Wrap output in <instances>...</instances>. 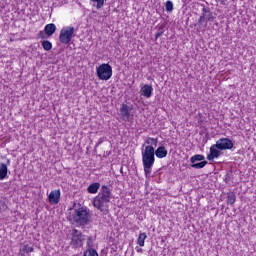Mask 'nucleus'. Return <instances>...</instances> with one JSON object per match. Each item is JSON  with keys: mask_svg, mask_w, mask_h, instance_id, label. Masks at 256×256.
Masks as SVG:
<instances>
[{"mask_svg": "<svg viewBox=\"0 0 256 256\" xmlns=\"http://www.w3.org/2000/svg\"><path fill=\"white\" fill-rule=\"evenodd\" d=\"M167 153V148H165V146H160L155 150L153 145H149L146 146L145 149H142V163L146 177L151 175L153 165H155V155L158 159H165Z\"/></svg>", "mask_w": 256, "mask_h": 256, "instance_id": "f257e3e1", "label": "nucleus"}, {"mask_svg": "<svg viewBox=\"0 0 256 256\" xmlns=\"http://www.w3.org/2000/svg\"><path fill=\"white\" fill-rule=\"evenodd\" d=\"M111 199H113V190L107 185H102L98 195L93 198L92 205L101 213H109Z\"/></svg>", "mask_w": 256, "mask_h": 256, "instance_id": "f03ea898", "label": "nucleus"}, {"mask_svg": "<svg viewBox=\"0 0 256 256\" xmlns=\"http://www.w3.org/2000/svg\"><path fill=\"white\" fill-rule=\"evenodd\" d=\"M70 222L76 227L85 229L87 225H91V212L85 207L74 209V212L70 215Z\"/></svg>", "mask_w": 256, "mask_h": 256, "instance_id": "7ed1b4c3", "label": "nucleus"}, {"mask_svg": "<svg viewBox=\"0 0 256 256\" xmlns=\"http://www.w3.org/2000/svg\"><path fill=\"white\" fill-rule=\"evenodd\" d=\"M96 75L101 81H109L113 77V67L109 63H103L96 68Z\"/></svg>", "mask_w": 256, "mask_h": 256, "instance_id": "20e7f679", "label": "nucleus"}, {"mask_svg": "<svg viewBox=\"0 0 256 256\" xmlns=\"http://www.w3.org/2000/svg\"><path fill=\"white\" fill-rule=\"evenodd\" d=\"M74 35H75V27L73 26L64 27L60 31L59 41L60 43H63V45H69Z\"/></svg>", "mask_w": 256, "mask_h": 256, "instance_id": "39448f33", "label": "nucleus"}, {"mask_svg": "<svg viewBox=\"0 0 256 256\" xmlns=\"http://www.w3.org/2000/svg\"><path fill=\"white\" fill-rule=\"evenodd\" d=\"M83 237L84 235L83 233H81V231L73 229L70 245H72L74 249H79V247H83V242L85 241V238Z\"/></svg>", "mask_w": 256, "mask_h": 256, "instance_id": "423d86ee", "label": "nucleus"}, {"mask_svg": "<svg viewBox=\"0 0 256 256\" xmlns=\"http://www.w3.org/2000/svg\"><path fill=\"white\" fill-rule=\"evenodd\" d=\"M216 147L219 151L231 150L234 147L233 140L229 138H220L216 141Z\"/></svg>", "mask_w": 256, "mask_h": 256, "instance_id": "0eeeda50", "label": "nucleus"}, {"mask_svg": "<svg viewBox=\"0 0 256 256\" xmlns=\"http://www.w3.org/2000/svg\"><path fill=\"white\" fill-rule=\"evenodd\" d=\"M120 115L122 121L133 123V115H131V108L123 103L120 107Z\"/></svg>", "mask_w": 256, "mask_h": 256, "instance_id": "6e6552de", "label": "nucleus"}, {"mask_svg": "<svg viewBox=\"0 0 256 256\" xmlns=\"http://www.w3.org/2000/svg\"><path fill=\"white\" fill-rule=\"evenodd\" d=\"M205 21L207 23L215 21V16L213 15V12H211L210 10H207V8L202 9V14L200 15L198 24L203 25Z\"/></svg>", "mask_w": 256, "mask_h": 256, "instance_id": "1a4fd4ad", "label": "nucleus"}, {"mask_svg": "<svg viewBox=\"0 0 256 256\" xmlns=\"http://www.w3.org/2000/svg\"><path fill=\"white\" fill-rule=\"evenodd\" d=\"M221 157V150L217 147V144H213L210 147V153L207 155L208 161H213L214 159H219Z\"/></svg>", "mask_w": 256, "mask_h": 256, "instance_id": "9d476101", "label": "nucleus"}, {"mask_svg": "<svg viewBox=\"0 0 256 256\" xmlns=\"http://www.w3.org/2000/svg\"><path fill=\"white\" fill-rule=\"evenodd\" d=\"M59 199H61V190H54L49 194V202L51 205H57L59 203Z\"/></svg>", "mask_w": 256, "mask_h": 256, "instance_id": "9b49d317", "label": "nucleus"}, {"mask_svg": "<svg viewBox=\"0 0 256 256\" xmlns=\"http://www.w3.org/2000/svg\"><path fill=\"white\" fill-rule=\"evenodd\" d=\"M140 93L143 97H146V99H150V97L153 96V86L149 84H145L141 90Z\"/></svg>", "mask_w": 256, "mask_h": 256, "instance_id": "f8f14e48", "label": "nucleus"}, {"mask_svg": "<svg viewBox=\"0 0 256 256\" xmlns=\"http://www.w3.org/2000/svg\"><path fill=\"white\" fill-rule=\"evenodd\" d=\"M55 31H57V26H55V24L53 23L47 24L44 28V33L48 37H51L55 33Z\"/></svg>", "mask_w": 256, "mask_h": 256, "instance_id": "ddd939ff", "label": "nucleus"}, {"mask_svg": "<svg viewBox=\"0 0 256 256\" xmlns=\"http://www.w3.org/2000/svg\"><path fill=\"white\" fill-rule=\"evenodd\" d=\"M8 172L9 169L7 168V164L0 163V181H3V179H7Z\"/></svg>", "mask_w": 256, "mask_h": 256, "instance_id": "4468645a", "label": "nucleus"}, {"mask_svg": "<svg viewBox=\"0 0 256 256\" xmlns=\"http://www.w3.org/2000/svg\"><path fill=\"white\" fill-rule=\"evenodd\" d=\"M99 189H101V183L94 182L88 186L87 191L91 194H95L99 191Z\"/></svg>", "mask_w": 256, "mask_h": 256, "instance_id": "2eb2a0df", "label": "nucleus"}, {"mask_svg": "<svg viewBox=\"0 0 256 256\" xmlns=\"http://www.w3.org/2000/svg\"><path fill=\"white\" fill-rule=\"evenodd\" d=\"M90 3H92V6L95 7L96 9H103L105 7V2L107 0H89Z\"/></svg>", "mask_w": 256, "mask_h": 256, "instance_id": "dca6fc26", "label": "nucleus"}, {"mask_svg": "<svg viewBox=\"0 0 256 256\" xmlns=\"http://www.w3.org/2000/svg\"><path fill=\"white\" fill-rule=\"evenodd\" d=\"M235 201H237V196L235 195V192H229L227 194L228 205H235Z\"/></svg>", "mask_w": 256, "mask_h": 256, "instance_id": "f3484780", "label": "nucleus"}, {"mask_svg": "<svg viewBox=\"0 0 256 256\" xmlns=\"http://www.w3.org/2000/svg\"><path fill=\"white\" fill-rule=\"evenodd\" d=\"M197 161H205V156L201 154H196L190 158L191 163H197Z\"/></svg>", "mask_w": 256, "mask_h": 256, "instance_id": "a211bd4d", "label": "nucleus"}, {"mask_svg": "<svg viewBox=\"0 0 256 256\" xmlns=\"http://www.w3.org/2000/svg\"><path fill=\"white\" fill-rule=\"evenodd\" d=\"M207 163H208L207 160H204V161L198 162V163L194 162V163H192L191 167H192V169H203V167H205V165H207Z\"/></svg>", "mask_w": 256, "mask_h": 256, "instance_id": "6ab92c4d", "label": "nucleus"}, {"mask_svg": "<svg viewBox=\"0 0 256 256\" xmlns=\"http://www.w3.org/2000/svg\"><path fill=\"white\" fill-rule=\"evenodd\" d=\"M147 239V234L146 233H140L138 237V245L140 247H145V240Z\"/></svg>", "mask_w": 256, "mask_h": 256, "instance_id": "aec40b11", "label": "nucleus"}, {"mask_svg": "<svg viewBox=\"0 0 256 256\" xmlns=\"http://www.w3.org/2000/svg\"><path fill=\"white\" fill-rule=\"evenodd\" d=\"M42 47L44 51H51L53 49V44L49 40L42 41Z\"/></svg>", "mask_w": 256, "mask_h": 256, "instance_id": "412c9836", "label": "nucleus"}, {"mask_svg": "<svg viewBox=\"0 0 256 256\" xmlns=\"http://www.w3.org/2000/svg\"><path fill=\"white\" fill-rule=\"evenodd\" d=\"M145 143L147 147H149V145H154L156 147L157 143H159V140L157 138L148 137L145 139Z\"/></svg>", "mask_w": 256, "mask_h": 256, "instance_id": "4be33fe9", "label": "nucleus"}, {"mask_svg": "<svg viewBox=\"0 0 256 256\" xmlns=\"http://www.w3.org/2000/svg\"><path fill=\"white\" fill-rule=\"evenodd\" d=\"M83 256H99V254L97 253V250L90 248V249H87L86 251H84Z\"/></svg>", "mask_w": 256, "mask_h": 256, "instance_id": "5701e85b", "label": "nucleus"}, {"mask_svg": "<svg viewBox=\"0 0 256 256\" xmlns=\"http://www.w3.org/2000/svg\"><path fill=\"white\" fill-rule=\"evenodd\" d=\"M163 33H165V25L162 24L158 27V31L155 34V39H158L159 37H161V35H163Z\"/></svg>", "mask_w": 256, "mask_h": 256, "instance_id": "b1692460", "label": "nucleus"}, {"mask_svg": "<svg viewBox=\"0 0 256 256\" xmlns=\"http://www.w3.org/2000/svg\"><path fill=\"white\" fill-rule=\"evenodd\" d=\"M22 251H24V253H33L35 249L33 248V246H29V244H24L22 247Z\"/></svg>", "mask_w": 256, "mask_h": 256, "instance_id": "393cba45", "label": "nucleus"}, {"mask_svg": "<svg viewBox=\"0 0 256 256\" xmlns=\"http://www.w3.org/2000/svg\"><path fill=\"white\" fill-rule=\"evenodd\" d=\"M9 209V207L7 206V202L0 200V211H7Z\"/></svg>", "mask_w": 256, "mask_h": 256, "instance_id": "a878e982", "label": "nucleus"}, {"mask_svg": "<svg viewBox=\"0 0 256 256\" xmlns=\"http://www.w3.org/2000/svg\"><path fill=\"white\" fill-rule=\"evenodd\" d=\"M166 11H168V13H171V11H173V2L171 0H168L166 2Z\"/></svg>", "mask_w": 256, "mask_h": 256, "instance_id": "bb28decb", "label": "nucleus"}, {"mask_svg": "<svg viewBox=\"0 0 256 256\" xmlns=\"http://www.w3.org/2000/svg\"><path fill=\"white\" fill-rule=\"evenodd\" d=\"M87 247V249H93V241L91 237H88Z\"/></svg>", "mask_w": 256, "mask_h": 256, "instance_id": "cd10ccee", "label": "nucleus"}, {"mask_svg": "<svg viewBox=\"0 0 256 256\" xmlns=\"http://www.w3.org/2000/svg\"><path fill=\"white\" fill-rule=\"evenodd\" d=\"M45 32H43V31H40L39 33H38V35H37V38L38 39H45Z\"/></svg>", "mask_w": 256, "mask_h": 256, "instance_id": "c85d7f7f", "label": "nucleus"}, {"mask_svg": "<svg viewBox=\"0 0 256 256\" xmlns=\"http://www.w3.org/2000/svg\"><path fill=\"white\" fill-rule=\"evenodd\" d=\"M103 141H105V139L104 138H100L98 140V143L95 145V149H97V147H99V145H101V143H103Z\"/></svg>", "mask_w": 256, "mask_h": 256, "instance_id": "c756f323", "label": "nucleus"}, {"mask_svg": "<svg viewBox=\"0 0 256 256\" xmlns=\"http://www.w3.org/2000/svg\"><path fill=\"white\" fill-rule=\"evenodd\" d=\"M11 164V160H7V165H10Z\"/></svg>", "mask_w": 256, "mask_h": 256, "instance_id": "7c9ffc66", "label": "nucleus"}, {"mask_svg": "<svg viewBox=\"0 0 256 256\" xmlns=\"http://www.w3.org/2000/svg\"><path fill=\"white\" fill-rule=\"evenodd\" d=\"M142 147H145V144H143Z\"/></svg>", "mask_w": 256, "mask_h": 256, "instance_id": "2f4dec72", "label": "nucleus"}]
</instances>
